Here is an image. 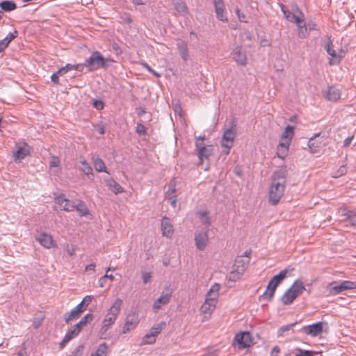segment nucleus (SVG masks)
I'll list each match as a JSON object with an SVG mask.
<instances>
[{
  "label": "nucleus",
  "mask_w": 356,
  "mask_h": 356,
  "mask_svg": "<svg viewBox=\"0 0 356 356\" xmlns=\"http://www.w3.org/2000/svg\"><path fill=\"white\" fill-rule=\"evenodd\" d=\"M179 54L184 60H187L188 56V51L187 43L183 40H179L177 44Z\"/></svg>",
  "instance_id": "22"
},
{
  "label": "nucleus",
  "mask_w": 356,
  "mask_h": 356,
  "mask_svg": "<svg viewBox=\"0 0 356 356\" xmlns=\"http://www.w3.org/2000/svg\"><path fill=\"white\" fill-rule=\"evenodd\" d=\"M212 154V147L211 145H207L204 147L202 150H199L197 152V156L200 161V163L203 161L204 159H208L209 157Z\"/></svg>",
  "instance_id": "25"
},
{
  "label": "nucleus",
  "mask_w": 356,
  "mask_h": 356,
  "mask_svg": "<svg viewBox=\"0 0 356 356\" xmlns=\"http://www.w3.org/2000/svg\"><path fill=\"white\" fill-rule=\"evenodd\" d=\"M0 7L3 10L10 12L15 10L17 8V5L12 1H3L0 3Z\"/></svg>",
  "instance_id": "32"
},
{
  "label": "nucleus",
  "mask_w": 356,
  "mask_h": 356,
  "mask_svg": "<svg viewBox=\"0 0 356 356\" xmlns=\"http://www.w3.org/2000/svg\"><path fill=\"white\" fill-rule=\"evenodd\" d=\"M122 300L120 298H117L112 307L108 310V313L106 314L105 318L104 320V325L101 329V332H106L109 327L114 323L117 316L118 315L120 307L122 305Z\"/></svg>",
  "instance_id": "2"
},
{
  "label": "nucleus",
  "mask_w": 356,
  "mask_h": 356,
  "mask_svg": "<svg viewBox=\"0 0 356 356\" xmlns=\"http://www.w3.org/2000/svg\"><path fill=\"white\" fill-rule=\"evenodd\" d=\"M59 164H60V161H59L58 158L56 157V156H53L52 159H51V161L50 162V166L51 168H53V167H58Z\"/></svg>",
  "instance_id": "62"
},
{
  "label": "nucleus",
  "mask_w": 356,
  "mask_h": 356,
  "mask_svg": "<svg viewBox=\"0 0 356 356\" xmlns=\"http://www.w3.org/2000/svg\"><path fill=\"white\" fill-rule=\"evenodd\" d=\"M277 287V284H271V280L268 282V284L267 286L266 290L263 293L262 297L264 299L267 300L268 301L270 300L275 293V291L276 290V288Z\"/></svg>",
  "instance_id": "19"
},
{
  "label": "nucleus",
  "mask_w": 356,
  "mask_h": 356,
  "mask_svg": "<svg viewBox=\"0 0 356 356\" xmlns=\"http://www.w3.org/2000/svg\"><path fill=\"white\" fill-rule=\"evenodd\" d=\"M323 330V323L318 322L309 325L303 326L300 328L299 332H301L307 335L315 337L321 334Z\"/></svg>",
  "instance_id": "5"
},
{
  "label": "nucleus",
  "mask_w": 356,
  "mask_h": 356,
  "mask_svg": "<svg viewBox=\"0 0 356 356\" xmlns=\"http://www.w3.org/2000/svg\"><path fill=\"white\" fill-rule=\"evenodd\" d=\"M30 147L25 143L23 147H20L14 153V158L15 161L22 160L30 154Z\"/></svg>",
  "instance_id": "16"
},
{
  "label": "nucleus",
  "mask_w": 356,
  "mask_h": 356,
  "mask_svg": "<svg viewBox=\"0 0 356 356\" xmlns=\"http://www.w3.org/2000/svg\"><path fill=\"white\" fill-rule=\"evenodd\" d=\"M292 19H293V22L296 23L298 29L307 27L306 23L304 21V15L302 12H299V15L293 13Z\"/></svg>",
  "instance_id": "28"
},
{
  "label": "nucleus",
  "mask_w": 356,
  "mask_h": 356,
  "mask_svg": "<svg viewBox=\"0 0 356 356\" xmlns=\"http://www.w3.org/2000/svg\"><path fill=\"white\" fill-rule=\"evenodd\" d=\"M81 313L76 309L74 308L70 312L66 313L64 316L65 321L66 323H69L71 321L76 319L79 317Z\"/></svg>",
  "instance_id": "33"
},
{
  "label": "nucleus",
  "mask_w": 356,
  "mask_h": 356,
  "mask_svg": "<svg viewBox=\"0 0 356 356\" xmlns=\"http://www.w3.org/2000/svg\"><path fill=\"white\" fill-rule=\"evenodd\" d=\"M296 324H297V323L296 322V323H291V324L286 325L281 327L278 330V335L279 336L283 335L285 332L290 330Z\"/></svg>",
  "instance_id": "50"
},
{
  "label": "nucleus",
  "mask_w": 356,
  "mask_h": 356,
  "mask_svg": "<svg viewBox=\"0 0 356 356\" xmlns=\"http://www.w3.org/2000/svg\"><path fill=\"white\" fill-rule=\"evenodd\" d=\"M198 215H199L200 219L204 224L207 225H209L211 224L210 218L208 215L207 211H200L198 213Z\"/></svg>",
  "instance_id": "44"
},
{
  "label": "nucleus",
  "mask_w": 356,
  "mask_h": 356,
  "mask_svg": "<svg viewBox=\"0 0 356 356\" xmlns=\"http://www.w3.org/2000/svg\"><path fill=\"white\" fill-rule=\"evenodd\" d=\"M93 106L97 110H102L104 108V103L101 100H95L93 102Z\"/></svg>",
  "instance_id": "61"
},
{
  "label": "nucleus",
  "mask_w": 356,
  "mask_h": 356,
  "mask_svg": "<svg viewBox=\"0 0 356 356\" xmlns=\"http://www.w3.org/2000/svg\"><path fill=\"white\" fill-rule=\"evenodd\" d=\"M216 299L206 296L204 302L202 305L200 309L205 314H211L216 308Z\"/></svg>",
  "instance_id": "13"
},
{
  "label": "nucleus",
  "mask_w": 356,
  "mask_h": 356,
  "mask_svg": "<svg viewBox=\"0 0 356 356\" xmlns=\"http://www.w3.org/2000/svg\"><path fill=\"white\" fill-rule=\"evenodd\" d=\"M236 136V131L233 128L227 129L225 131L221 142V146L223 148V152L225 154L229 153V150L233 145V142Z\"/></svg>",
  "instance_id": "4"
},
{
  "label": "nucleus",
  "mask_w": 356,
  "mask_h": 356,
  "mask_svg": "<svg viewBox=\"0 0 356 356\" xmlns=\"http://www.w3.org/2000/svg\"><path fill=\"white\" fill-rule=\"evenodd\" d=\"M287 175L288 171L286 167H284L277 170L271 177L268 200L273 205L277 204L284 195Z\"/></svg>",
  "instance_id": "1"
},
{
  "label": "nucleus",
  "mask_w": 356,
  "mask_h": 356,
  "mask_svg": "<svg viewBox=\"0 0 356 356\" xmlns=\"http://www.w3.org/2000/svg\"><path fill=\"white\" fill-rule=\"evenodd\" d=\"M288 273L287 269H284L281 270L277 275H275L271 278V284H277V286L283 281V280L286 277Z\"/></svg>",
  "instance_id": "30"
},
{
  "label": "nucleus",
  "mask_w": 356,
  "mask_h": 356,
  "mask_svg": "<svg viewBox=\"0 0 356 356\" xmlns=\"http://www.w3.org/2000/svg\"><path fill=\"white\" fill-rule=\"evenodd\" d=\"M220 289V284H214L210 290L207 292V296L209 298H213L214 299L218 298V291Z\"/></svg>",
  "instance_id": "38"
},
{
  "label": "nucleus",
  "mask_w": 356,
  "mask_h": 356,
  "mask_svg": "<svg viewBox=\"0 0 356 356\" xmlns=\"http://www.w3.org/2000/svg\"><path fill=\"white\" fill-rule=\"evenodd\" d=\"M92 161L94 167L97 171L106 172V167L102 159L99 157H92Z\"/></svg>",
  "instance_id": "29"
},
{
  "label": "nucleus",
  "mask_w": 356,
  "mask_h": 356,
  "mask_svg": "<svg viewBox=\"0 0 356 356\" xmlns=\"http://www.w3.org/2000/svg\"><path fill=\"white\" fill-rule=\"evenodd\" d=\"M175 10L181 13L186 14L188 13L186 3L181 0H176L173 2Z\"/></svg>",
  "instance_id": "35"
},
{
  "label": "nucleus",
  "mask_w": 356,
  "mask_h": 356,
  "mask_svg": "<svg viewBox=\"0 0 356 356\" xmlns=\"http://www.w3.org/2000/svg\"><path fill=\"white\" fill-rule=\"evenodd\" d=\"M234 341L237 342L239 349L248 348L253 344L251 334L249 332H243L236 334Z\"/></svg>",
  "instance_id": "6"
},
{
  "label": "nucleus",
  "mask_w": 356,
  "mask_h": 356,
  "mask_svg": "<svg viewBox=\"0 0 356 356\" xmlns=\"http://www.w3.org/2000/svg\"><path fill=\"white\" fill-rule=\"evenodd\" d=\"M161 227L163 236L171 238L173 234L174 229L170 218L165 216L163 217L161 219Z\"/></svg>",
  "instance_id": "10"
},
{
  "label": "nucleus",
  "mask_w": 356,
  "mask_h": 356,
  "mask_svg": "<svg viewBox=\"0 0 356 356\" xmlns=\"http://www.w3.org/2000/svg\"><path fill=\"white\" fill-rule=\"evenodd\" d=\"M243 274V273H241V271H239V270L236 271V269L233 268L229 275V280L236 282V281L240 280V278Z\"/></svg>",
  "instance_id": "43"
},
{
  "label": "nucleus",
  "mask_w": 356,
  "mask_h": 356,
  "mask_svg": "<svg viewBox=\"0 0 356 356\" xmlns=\"http://www.w3.org/2000/svg\"><path fill=\"white\" fill-rule=\"evenodd\" d=\"M341 97L340 90L333 86L330 87L327 92V98L330 101L336 102Z\"/></svg>",
  "instance_id": "24"
},
{
  "label": "nucleus",
  "mask_w": 356,
  "mask_h": 356,
  "mask_svg": "<svg viewBox=\"0 0 356 356\" xmlns=\"http://www.w3.org/2000/svg\"><path fill=\"white\" fill-rule=\"evenodd\" d=\"M293 127L291 125H288L285 127V129L284 132L282 133L281 136V140L280 142H287L289 140V144L291 143V141L293 136Z\"/></svg>",
  "instance_id": "21"
},
{
  "label": "nucleus",
  "mask_w": 356,
  "mask_h": 356,
  "mask_svg": "<svg viewBox=\"0 0 356 356\" xmlns=\"http://www.w3.org/2000/svg\"><path fill=\"white\" fill-rule=\"evenodd\" d=\"M250 263V258H244L243 256H238L235 259V262L233 266V268L236 269V271L239 270L241 273H244Z\"/></svg>",
  "instance_id": "14"
},
{
  "label": "nucleus",
  "mask_w": 356,
  "mask_h": 356,
  "mask_svg": "<svg viewBox=\"0 0 356 356\" xmlns=\"http://www.w3.org/2000/svg\"><path fill=\"white\" fill-rule=\"evenodd\" d=\"M341 283H342L344 291L356 289V284H355L354 282L343 281Z\"/></svg>",
  "instance_id": "51"
},
{
  "label": "nucleus",
  "mask_w": 356,
  "mask_h": 356,
  "mask_svg": "<svg viewBox=\"0 0 356 356\" xmlns=\"http://www.w3.org/2000/svg\"><path fill=\"white\" fill-rule=\"evenodd\" d=\"M82 65H84V67L88 68L89 71H94L100 67H106L107 66L105 58L97 51L92 52L90 57L86 59Z\"/></svg>",
  "instance_id": "3"
},
{
  "label": "nucleus",
  "mask_w": 356,
  "mask_h": 356,
  "mask_svg": "<svg viewBox=\"0 0 356 356\" xmlns=\"http://www.w3.org/2000/svg\"><path fill=\"white\" fill-rule=\"evenodd\" d=\"M142 65L145 67L149 72H151L152 74H154L156 77L161 76V74L158 72H155L154 70L152 69V67L146 63H143Z\"/></svg>",
  "instance_id": "57"
},
{
  "label": "nucleus",
  "mask_w": 356,
  "mask_h": 356,
  "mask_svg": "<svg viewBox=\"0 0 356 356\" xmlns=\"http://www.w3.org/2000/svg\"><path fill=\"white\" fill-rule=\"evenodd\" d=\"M35 240L44 248H50L54 245L52 236L47 233H41L35 236Z\"/></svg>",
  "instance_id": "12"
},
{
  "label": "nucleus",
  "mask_w": 356,
  "mask_h": 356,
  "mask_svg": "<svg viewBox=\"0 0 356 356\" xmlns=\"http://www.w3.org/2000/svg\"><path fill=\"white\" fill-rule=\"evenodd\" d=\"M205 137L204 136H198L196 138V141H195V147H196V150L197 152H198L199 150H202L204 149V147L205 146H207L203 140H204Z\"/></svg>",
  "instance_id": "46"
},
{
  "label": "nucleus",
  "mask_w": 356,
  "mask_h": 356,
  "mask_svg": "<svg viewBox=\"0 0 356 356\" xmlns=\"http://www.w3.org/2000/svg\"><path fill=\"white\" fill-rule=\"evenodd\" d=\"M347 172V169L346 165H341L338 171L336 172L334 177H339Z\"/></svg>",
  "instance_id": "56"
},
{
  "label": "nucleus",
  "mask_w": 356,
  "mask_h": 356,
  "mask_svg": "<svg viewBox=\"0 0 356 356\" xmlns=\"http://www.w3.org/2000/svg\"><path fill=\"white\" fill-rule=\"evenodd\" d=\"M74 209L77 211L80 216H86L89 213L88 208L82 201H79L77 204H75Z\"/></svg>",
  "instance_id": "36"
},
{
  "label": "nucleus",
  "mask_w": 356,
  "mask_h": 356,
  "mask_svg": "<svg viewBox=\"0 0 356 356\" xmlns=\"http://www.w3.org/2000/svg\"><path fill=\"white\" fill-rule=\"evenodd\" d=\"M66 200L65 196L63 194H60L55 197V202L60 206H63Z\"/></svg>",
  "instance_id": "54"
},
{
  "label": "nucleus",
  "mask_w": 356,
  "mask_h": 356,
  "mask_svg": "<svg viewBox=\"0 0 356 356\" xmlns=\"http://www.w3.org/2000/svg\"><path fill=\"white\" fill-rule=\"evenodd\" d=\"M213 2L214 4L215 10L218 9V8H225L223 0H213Z\"/></svg>",
  "instance_id": "59"
},
{
  "label": "nucleus",
  "mask_w": 356,
  "mask_h": 356,
  "mask_svg": "<svg viewBox=\"0 0 356 356\" xmlns=\"http://www.w3.org/2000/svg\"><path fill=\"white\" fill-rule=\"evenodd\" d=\"M62 207H63V209L64 211H73L74 209L75 204H72L70 202V200H69L68 199H66L65 203L63 204V205Z\"/></svg>",
  "instance_id": "49"
},
{
  "label": "nucleus",
  "mask_w": 356,
  "mask_h": 356,
  "mask_svg": "<svg viewBox=\"0 0 356 356\" xmlns=\"http://www.w3.org/2000/svg\"><path fill=\"white\" fill-rule=\"evenodd\" d=\"M289 289L296 294L297 297L302 294L303 291L305 289L302 282L300 280H296Z\"/></svg>",
  "instance_id": "27"
},
{
  "label": "nucleus",
  "mask_w": 356,
  "mask_h": 356,
  "mask_svg": "<svg viewBox=\"0 0 356 356\" xmlns=\"http://www.w3.org/2000/svg\"><path fill=\"white\" fill-rule=\"evenodd\" d=\"M343 215L345 216L343 220L350 221L352 226L356 227V212L353 211H344Z\"/></svg>",
  "instance_id": "34"
},
{
  "label": "nucleus",
  "mask_w": 356,
  "mask_h": 356,
  "mask_svg": "<svg viewBox=\"0 0 356 356\" xmlns=\"http://www.w3.org/2000/svg\"><path fill=\"white\" fill-rule=\"evenodd\" d=\"M86 305L85 303L81 301L75 308L79 312V313H82L83 311L86 309Z\"/></svg>",
  "instance_id": "64"
},
{
  "label": "nucleus",
  "mask_w": 356,
  "mask_h": 356,
  "mask_svg": "<svg viewBox=\"0 0 356 356\" xmlns=\"http://www.w3.org/2000/svg\"><path fill=\"white\" fill-rule=\"evenodd\" d=\"M165 325V322H161L152 327L149 333L145 335L143 339V343L152 344L156 341V337L161 332Z\"/></svg>",
  "instance_id": "7"
},
{
  "label": "nucleus",
  "mask_w": 356,
  "mask_h": 356,
  "mask_svg": "<svg viewBox=\"0 0 356 356\" xmlns=\"http://www.w3.org/2000/svg\"><path fill=\"white\" fill-rule=\"evenodd\" d=\"M319 135L320 134H314V137L311 138L308 141V147L312 153H318L319 152L320 143L314 141V138Z\"/></svg>",
  "instance_id": "31"
},
{
  "label": "nucleus",
  "mask_w": 356,
  "mask_h": 356,
  "mask_svg": "<svg viewBox=\"0 0 356 356\" xmlns=\"http://www.w3.org/2000/svg\"><path fill=\"white\" fill-rule=\"evenodd\" d=\"M298 353L296 355V356H313L314 352L310 350H302L301 349H298Z\"/></svg>",
  "instance_id": "55"
},
{
  "label": "nucleus",
  "mask_w": 356,
  "mask_h": 356,
  "mask_svg": "<svg viewBox=\"0 0 356 356\" xmlns=\"http://www.w3.org/2000/svg\"><path fill=\"white\" fill-rule=\"evenodd\" d=\"M289 145V140L287 142H280L277 148V155L279 158L284 159L286 156Z\"/></svg>",
  "instance_id": "18"
},
{
  "label": "nucleus",
  "mask_w": 356,
  "mask_h": 356,
  "mask_svg": "<svg viewBox=\"0 0 356 356\" xmlns=\"http://www.w3.org/2000/svg\"><path fill=\"white\" fill-rule=\"evenodd\" d=\"M139 323V317L137 313L131 312L126 318L124 326L122 332L126 334L134 329Z\"/></svg>",
  "instance_id": "8"
},
{
  "label": "nucleus",
  "mask_w": 356,
  "mask_h": 356,
  "mask_svg": "<svg viewBox=\"0 0 356 356\" xmlns=\"http://www.w3.org/2000/svg\"><path fill=\"white\" fill-rule=\"evenodd\" d=\"M327 52L332 57L334 58L337 56V54L335 50L333 49V44L331 40H329L327 47H326Z\"/></svg>",
  "instance_id": "52"
},
{
  "label": "nucleus",
  "mask_w": 356,
  "mask_h": 356,
  "mask_svg": "<svg viewBox=\"0 0 356 356\" xmlns=\"http://www.w3.org/2000/svg\"><path fill=\"white\" fill-rule=\"evenodd\" d=\"M171 296V292H170L169 290H168L167 292L163 291L161 296L154 302L153 308L156 310L159 309L161 305H166L169 302Z\"/></svg>",
  "instance_id": "15"
},
{
  "label": "nucleus",
  "mask_w": 356,
  "mask_h": 356,
  "mask_svg": "<svg viewBox=\"0 0 356 356\" xmlns=\"http://www.w3.org/2000/svg\"><path fill=\"white\" fill-rule=\"evenodd\" d=\"M65 70L69 72L70 70H74L79 72H83L84 69V65L82 64H76V65H72V64H67L65 67Z\"/></svg>",
  "instance_id": "45"
},
{
  "label": "nucleus",
  "mask_w": 356,
  "mask_h": 356,
  "mask_svg": "<svg viewBox=\"0 0 356 356\" xmlns=\"http://www.w3.org/2000/svg\"><path fill=\"white\" fill-rule=\"evenodd\" d=\"M175 184L174 182H170L168 185V190L165 193V198L168 200H171L172 197L175 196L174 194L175 193Z\"/></svg>",
  "instance_id": "42"
},
{
  "label": "nucleus",
  "mask_w": 356,
  "mask_h": 356,
  "mask_svg": "<svg viewBox=\"0 0 356 356\" xmlns=\"http://www.w3.org/2000/svg\"><path fill=\"white\" fill-rule=\"evenodd\" d=\"M224 10H225V8H218V9H216L215 11H216L217 18L219 20L225 22H227V17L225 13H224Z\"/></svg>",
  "instance_id": "47"
},
{
  "label": "nucleus",
  "mask_w": 356,
  "mask_h": 356,
  "mask_svg": "<svg viewBox=\"0 0 356 356\" xmlns=\"http://www.w3.org/2000/svg\"><path fill=\"white\" fill-rule=\"evenodd\" d=\"M17 35L18 31L15 30L13 33H9L4 39L1 40V41L8 47L10 42L16 38Z\"/></svg>",
  "instance_id": "41"
},
{
  "label": "nucleus",
  "mask_w": 356,
  "mask_h": 356,
  "mask_svg": "<svg viewBox=\"0 0 356 356\" xmlns=\"http://www.w3.org/2000/svg\"><path fill=\"white\" fill-rule=\"evenodd\" d=\"M280 8L285 18L290 22H293V19H292V15L293 13H291L289 10H287L285 6L283 4L280 5Z\"/></svg>",
  "instance_id": "48"
},
{
  "label": "nucleus",
  "mask_w": 356,
  "mask_h": 356,
  "mask_svg": "<svg viewBox=\"0 0 356 356\" xmlns=\"http://www.w3.org/2000/svg\"><path fill=\"white\" fill-rule=\"evenodd\" d=\"M93 319V315L92 314H88L84 317L81 318V320L76 324H75L73 327L78 332H81L82 328L86 326L88 323L92 321Z\"/></svg>",
  "instance_id": "23"
},
{
  "label": "nucleus",
  "mask_w": 356,
  "mask_h": 356,
  "mask_svg": "<svg viewBox=\"0 0 356 356\" xmlns=\"http://www.w3.org/2000/svg\"><path fill=\"white\" fill-rule=\"evenodd\" d=\"M79 332L75 330L74 327H72L70 330H69L65 334L63 339L60 343V347L63 348L75 336L78 335Z\"/></svg>",
  "instance_id": "17"
},
{
  "label": "nucleus",
  "mask_w": 356,
  "mask_h": 356,
  "mask_svg": "<svg viewBox=\"0 0 356 356\" xmlns=\"http://www.w3.org/2000/svg\"><path fill=\"white\" fill-rule=\"evenodd\" d=\"M232 56L233 60L240 65H245L247 63V56L245 51L241 47H236L232 52Z\"/></svg>",
  "instance_id": "9"
},
{
  "label": "nucleus",
  "mask_w": 356,
  "mask_h": 356,
  "mask_svg": "<svg viewBox=\"0 0 356 356\" xmlns=\"http://www.w3.org/2000/svg\"><path fill=\"white\" fill-rule=\"evenodd\" d=\"M107 185L115 194L121 193L124 191L122 187L113 179L107 181Z\"/></svg>",
  "instance_id": "26"
},
{
  "label": "nucleus",
  "mask_w": 356,
  "mask_h": 356,
  "mask_svg": "<svg viewBox=\"0 0 356 356\" xmlns=\"http://www.w3.org/2000/svg\"><path fill=\"white\" fill-rule=\"evenodd\" d=\"M136 132L139 134H146V129L145 126L140 123H138L136 127Z\"/></svg>",
  "instance_id": "58"
},
{
  "label": "nucleus",
  "mask_w": 356,
  "mask_h": 356,
  "mask_svg": "<svg viewBox=\"0 0 356 356\" xmlns=\"http://www.w3.org/2000/svg\"><path fill=\"white\" fill-rule=\"evenodd\" d=\"M81 170L86 175H87L88 177H90V175L92 177L93 173L91 166L86 161H81Z\"/></svg>",
  "instance_id": "39"
},
{
  "label": "nucleus",
  "mask_w": 356,
  "mask_h": 356,
  "mask_svg": "<svg viewBox=\"0 0 356 356\" xmlns=\"http://www.w3.org/2000/svg\"><path fill=\"white\" fill-rule=\"evenodd\" d=\"M108 346L106 343H101L97 349L94 355L106 356Z\"/></svg>",
  "instance_id": "40"
},
{
  "label": "nucleus",
  "mask_w": 356,
  "mask_h": 356,
  "mask_svg": "<svg viewBox=\"0 0 356 356\" xmlns=\"http://www.w3.org/2000/svg\"><path fill=\"white\" fill-rule=\"evenodd\" d=\"M208 240L209 236L207 231H202L196 234L195 236V241L197 248L200 250H203L207 245Z\"/></svg>",
  "instance_id": "11"
},
{
  "label": "nucleus",
  "mask_w": 356,
  "mask_h": 356,
  "mask_svg": "<svg viewBox=\"0 0 356 356\" xmlns=\"http://www.w3.org/2000/svg\"><path fill=\"white\" fill-rule=\"evenodd\" d=\"M296 298V294L289 289L282 296L281 300L284 305H288L291 304Z\"/></svg>",
  "instance_id": "20"
},
{
  "label": "nucleus",
  "mask_w": 356,
  "mask_h": 356,
  "mask_svg": "<svg viewBox=\"0 0 356 356\" xmlns=\"http://www.w3.org/2000/svg\"><path fill=\"white\" fill-rule=\"evenodd\" d=\"M307 27L298 29V36L300 38H305L307 35Z\"/></svg>",
  "instance_id": "63"
},
{
  "label": "nucleus",
  "mask_w": 356,
  "mask_h": 356,
  "mask_svg": "<svg viewBox=\"0 0 356 356\" xmlns=\"http://www.w3.org/2000/svg\"><path fill=\"white\" fill-rule=\"evenodd\" d=\"M151 273L148 272H145L143 273V280L145 284H147L151 280Z\"/></svg>",
  "instance_id": "60"
},
{
  "label": "nucleus",
  "mask_w": 356,
  "mask_h": 356,
  "mask_svg": "<svg viewBox=\"0 0 356 356\" xmlns=\"http://www.w3.org/2000/svg\"><path fill=\"white\" fill-rule=\"evenodd\" d=\"M336 282H333L330 284L332 287L330 289V293L332 295H337L341 292L343 291V287L342 283L341 282L339 284H337Z\"/></svg>",
  "instance_id": "37"
},
{
  "label": "nucleus",
  "mask_w": 356,
  "mask_h": 356,
  "mask_svg": "<svg viewBox=\"0 0 356 356\" xmlns=\"http://www.w3.org/2000/svg\"><path fill=\"white\" fill-rule=\"evenodd\" d=\"M83 350H84V346L83 345H79L72 352V354L70 356H81L83 355Z\"/></svg>",
  "instance_id": "53"
}]
</instances>
